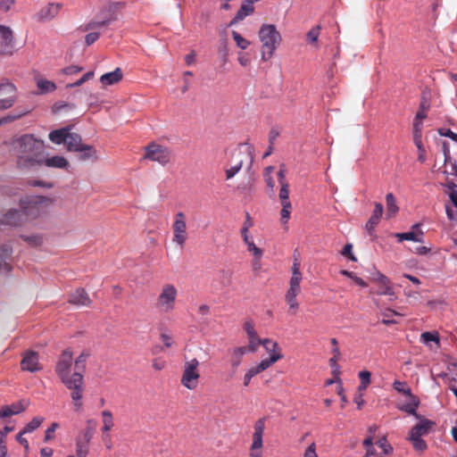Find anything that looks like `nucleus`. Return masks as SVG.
I'll use <instances>...</instances> for the list:
<instances>
[{
    "instance_id": "1",
    "label": "nucleus",
    "mask_w": 457,
    "mask_h": 457,
    "mask_svg": "<svg viewBox=\"0 0 457 457\" xmlns=\"http://www.w3.org/2000/svg\"><path fill=\"white\" fill-rule=\"evenodd\" d=\"M12 151L21 170H34L43 165L45 142L32 134H24L13 140Z\"/></svg>"
},
{
    "instance_id": "2",
    "label": "nucleus",
    "mask_w": 457,
    "mask_h": 457,
    "mask_svg": "<svg viewBox=\"0 0 457 457\" xmlns=\"http://www.w3.org/2000/svg\"><path fill=\"white\" fill-rule=\"evenodd\" d=\"M258 36L262 45V58L264 61L269 60L281 42L280 33L275 25L262 24Z\"/></svg>"
},
{
    "instance_id": "3",
    "label": "nucleus",
    "mask_w": 457,
    "mask_h": 457,
    "mask_svg": "<svg viewBox=\"0 0 457 457\" xmlns=\"http://www.w3.org/2000/svg\"><path fill=\"white\" fill-rule=\"evenodd\" d=\"M178 290L172 284H164L156 300L157 309L164 313L171 312L175 309Z\"/></svg>"
},
{
    "instance_id": "4",
    "label": "nucleus",
    "mask_w": 457,
    "mask_h": 457,
    "mask_svg": "<svg viewBox=\"0 0 457 457\" xmlns=\"http://www.w3.org/2000/svg\"><path fill=\"white\" fill-rule=\"evenodd\" d=\"M22 212L15 209L10 210L3 218L0 219V225L17 226L21 221L22 214L28 217L36 218L38 215V209L37 204L30 203L27 206L23 205L21 202Z\"/></svg>"
},
{
    "instance_id": "5",
    "label": "nucleus",
    "mask_w": 457,
    "mask_h": 457,
    "mask_svg": "<svg viewBox=\"0 0 457 457\" xmlns=\"http://www.w3.org/2000/svg\"><path fill=\"white\" fill-rule=\"evenodd\" d=\"M198 367L199 361L195 358L186 361L184 363L180 383L189 390H195L198 386L200 378Z\"/></svg>"
},
{
    "instance_id": "6",
    "label": "nucleus",
    "mask_w": 457,
    "mask_h": 457,
    "mask_svg": "<svg viewBox=\"0 0 457 457\" xmlns=\"http://www.w3.org/2000/svg\"><path fill=\"white\" fill-rule=\"evenodd\" d=\"M63 385L71 391V397L74 411H80L84 393V376L79 373H73V378L70 381H65Z\"/></svg>"
},
{
    "instance_id": "7",
    "label": "nucleus",
    "mask_w": 457,
    "mask_h": 457,
    "mask_svg": "<svg viewBox=\"0 0 457 457\" xmlns=\"http://www.w3.org/2000/svg\"><path fill=\"white\" fill-rule=\"evenodd\" d=\"M72 361L73 355L71 350L70 348L63 350L55 365V372L62 384L73 378V374L71 375Z\"/></svg>"
},
{
    "instance_id": "8",
    "label": "nucleus",
    "mask_w": 457,
    "mask_h": 457,
    "mask_svg": "<svg viewBox=\"0 0 457 457\" xmlns=\"http://www.w3.org/2000/svg\"><path fill=\"white\" fill-rule=\"evenodd\" d=\"M17 99L16 87L4 79L0 83V110L11 108Z\"/></svg>"
},
{
    "instance_id": "9",
    "label": "nucleus",
    "mask_w": 457,
    "mask_h": 457,
    "mask_svg": "<svg viewBox=\"0 0 457 457\" xmlns=\"http://www.w3.org/2000/svg\"><path fill=\"white\" fill-rule=\"evenodd\" d=\"M173 237L172 241L182 248L187 240V219L183 212H178L175 215V220L172 225Z\"/></svg>"
},
{
    "instance_id": "10",
    "label": "nucleus",
    "mask_w": 457,
    "mask_h": 457,
    "mask_svg": "<svg viewBox=\"0 0 457 457\" xmlns=\"http://www.w3.org/2000/svg\"><path fill=\"white\" fill-rule=\"evenodd\" d=\"M145 158L165 165L170 162V152L167 147L152 143L145 147Z\"/></svg>"
},
{
    "instance_id": "11",
    "label": "nucleus",
    "mask_w": 457,
    "mask_h": 457,
    "mask_svg": "<svg viewBox=\"0 0 457 457\" xmlns=\"http://www.w3.org/2000/svg\"><path fill=\"white\" fill-rule=\"evenodd\" d=\"M303 278H291L289 280V287L286 293L285 300L289 306V311L295 314L299 308L297 295L301 293V281Z\"/></svg>"
},
{
    "instance_id": "12",
    "label": "nucleus",
    "mask_w": 457,
    "mask_h": 457,
    "mask_svg": "<svg viewBox=\"0 0 457 457\" xmlns=\"http://www.w3.org/2000/svg\"><path fill=\"white\" fill-rule=\"evenodd\" d=\"M21 369L24 371L31 373L40 371L43 369L39 362V354L32 350H27L22 353L21 361Z\"/></svg>"
},
{
    "instance_id": "13",
    "label": "nucleus",
    "mask_w": 457,
    "mask_h": 457,
    "mask_svg": "<svg viewBox=\"0 0 457 457\" xmlns=\"http://www.w3.org/2000/svg\"><path fill=\"white\" fill-rule=\"evenodd\" d=\"M253 429V442L249 452L262 453L265 419L262 418L257 420L254 423Z\"/></svg>"
},
{
    "instance_id": "14",
    "label": "nucleus",
    "mask_w": 457,
    "mask_h": 457,
    "mask_svg": "<svg viewBox=\"0 0 457 457\" xmlns=\"http://www.w3.org/2000/svg\"><path fill=\"white\" fill-rule=\"evenodd\" d=\"M12 31L9 27L0 25V54L11 55L14 51Z\"/></svg>"
},
{
    "instance_id": "15",
    "label": "nucleus",
    "mask_w": 457,
    "mask_h": 457,
    "mask_svg": "<svg viewBox=\"0 0 457 457\" xmlns=\"http://www.w3.org/2000/svg\"><path fill=\"white\" fill-rule=\"evenodd\" d=\"M62 4L59 3H49L46 6L42 7L35 15V19L38 22H47L54 20L61 9Z\"/></svg>"
},
{
    "instance_id": "16",
    "label": "nucleus",
    "mask_w": 457,
    "mask_h": 457,
    "mask_svg": "<svg viewBox=\"0 0 457 457\" xmlns=\"http://www.w3.org/2000/svg\"><path fill=\"white\" fill-rule=\"evenodd\" d=\"M259 1L260 0H244L235 17L230 21L229 26H233L253 14L254 12L253 4Z\"/></svg>"
},
{
    "instance_id": "17",
    "label": "nucleus",
    "mask_w": 457,
    "mask_h": 457,
    "mask_svg": "<svg viewBox=\"0 0 457 457\" xmlns=\"http://www.w3.org/2000/svg\"><path fill=\"white\" fill-rule=\"evenodd\" d=\"M376 281L379 284V288L377 294L379 295H388L390 300L396 298L394 289L390 285L389 278L385 275L378 272Z\"/></svg>"
},
{
    "instance_id": "18",
    "label": "nucleus",
    "mask_w": 457,
    "mask_h": 457,
    "mask_svg": "<svg viewBox=\"0 0 457 457\" xmlns=\"http://www.w3.org/2000/svg\"><path fill=\"white\" fill-rule=\"evenodd\" d=\"M12 253L10 245L4 244L0 247V273L7 274L11 271L12 266L7 262Z\"/></svg>"
},
{
    "instance_id": "19",
    "label": "nucleus",
    "mask_w": 457,
    "mask_h": 457,
    "mask_svg": "<svg viewBox=\"0 0 457 457\" xmlns=\"http://www.w3.org/2000/svg\"><path fill=\"white\" fill-rule=\"evenodd\" d=\"M383 211V205L380 203H375V209L373 213L365 225V228L370 236H373L374 228L378 224L382 217Z\"/></svg>"
},
{
    "instance_id": "20",
    "label": "nucleus",
    "mask_w": 457,
    "mask_h": 457,
    "mask_svg": "<svg viewBox=\"0 0 457 457\" xmlns=\"http://www.w3.org/2000/svg\"><path fill=\"white\" fill-rule=\"evenodd\" d=\"M434 425V422L428 420L422 419L420 422L415 425L410 431L408 437H420L428 434L430 428Z\"/></svg>"
},
{
    "instance_id": "21",
    "label": "nucleus",
    "mask_w": 457,
    "mask_h": 457,
    "mask_svg": "<svg viewBox=\"0 0 457 457\" xmlns=\"http://www.w3.org/2000/svg\"><path fill=\"white\" fill-rule=\"evenodd\" d=\"M69 302L72 304L88 306L91 303V300L87 293L83 288H78L70 295Z\"/></svg>"
},
{
    "instance_id": "22",
    "label": "nucleus",
    "mask_w": 457,
    "mask_h": 457,
    "mask_svg": "<svg viewBox=\"0 0 457 457\" xmlns=\"http://www.w3.org/2000/svg\"><path fill=\"white\" fill-rule=\"evenodd\" d=\"M330 343L333 346V356L329 359V365L332 369V374L337 376L340 374V367L338 366L337 361L340 360L341 353L339 347L337 346L338 342L336 338H331Z\"/></svg>"
},
{
    "instance_id": "23",
    "label": "nucleus",
    "mask_w": 457,
    "mask_h": 457,
    "mask_svg": "<svg viewBox=\"0 0 457 457\" xmlns=\"http://www.w3.org/2000/svg\"><path fill=\"white\" fill-rule=\"evenodd\" d=\"M122 71L120 68H116L113 71L103 74L100 77V82L103 87L112 86L117 84L122 79Z\"/></svg>"
},
{
    "instance_id": "24",
    "label": "nucleus",
    "mask_w": 457,
    "mask_h": 457,
    "mask_svg": "<svg viewBox=\"0 0 457 457\" xmlns=\"http://www.w3.org/2000/svg\"><path fill=\"white\" fill-rule=\"evenodd\" d=\"M64 144L70 152H77L84 145L81 137L77 133H71L70 130L67 133Z\"/></svg>"
},
{
    "instance_id": "25",
    "label": "nucleus",
    "mask_w": 457,
    "mask_h": 457,
    "mask_svg": "<svg viewBox=\"0 0 457 457\" xmlns=\"http://www.w3.org/2000/svg\"><path fill=\"white\" fill-rule=\"evenodd\" d=\"M408 401L405 403H403L399 405V409L401 411H403L407 412L408 414L415 416L417 419H420L419 414L417 413L416 410L420 404V400L417 396L414 395L411 396L407 397Z\"/></svg>"
},
{
    "instance_id": "26",
    "label": "nucleus",
    "mask_w": 457,
    "mask_h": 457,
    "mask_svg": "<svg viewBox=\"0 0 457 457\" xmlns=\"http://www.w3.org/2000/svg\"><path fill=\"white\" fill-rule=\"evenodd\" d=\"M43 165L52 168L66 169L69 166V162L64 157L59 155L48 158L45 153Z\"/></svg>"
},
{
    "instance_id": "27",
    "label": "nucleus",
    "mask_w": 457,
    "mask_h": 457,
    "mask_svg": "<svg viewBox=\"0 0 457 457\" xmlns=\"http://www.w3.org/2000/svg\"><path fill=\"white\" fill-rule=\"evenodd\" d=\"M395 237L397 238L398 242H403V240L413 241L417 243L424 242V232L422 230H419L417 232L409 231L404 233H396Z\"/></svg>"
},
{
    "instance_id": "28",
    "label": "nucleus",
    "mask_w": 457,
    "mask_h": 457,
    "mask_svg": "<svg viewBox=\"0 0 457 457\" xmlns=\"http://www.w3.org/2000/svg\"><path fill=\"white\" fill-rule=\"evenodd\" d=\"M102 416V433H110L111 430L114 428V418L111 411L109 410H104L101 412Z\"/></svg>"
},
{
    "instance_id": "29",
    "label": "nucleus",
    "mask_w": 457,
    "mask_h": 457,
    "mask_svg": "<svg viewBox=\"0 0 457 457\" xmlns=\"http://www.w3.org/2000/svg\"><path fill=\"white\" fill-rule=\"evenodd\" d=\"M70 130L69 127H64L59 129L52 130L49 133V139L56 145H60L62 143H65L66 136L68 131Z\"/></svg>"
},
{
    "instance_id": "30",
    "label": "nucleus",
    "mask_w": 457,
    "mask_h": 457,
    "mask_svg": "<svg viewBox=\"0 0 457 457\" xmlns=\"http://www.w3.org/2000/svg\"><path fill=\"white\" fill-rule=\"evenodd\" d=\"M245 154H243L242 153H239L237 154V160L235 161L234 164L231 165L230 168L227 169L225 170V173H226V179H231L232 178H234L237 173L238 171L242 169V166H243V163H244V156Z\"/></svg>"
},
{
    "instance_id": "31",
    "label": "nucleus",
    "mask_w": 457,
    "mask_h": 457,
    "mask_svg": "<svg viewBox=\"0 0 457 457\" xmlns=\"http://www.w3.org/2000/svg\"><path fill=\"white\" fill-rule=\"evenodd\" d=\"M282 357L283 355L281 353H272L270 354V358L262 360L260 363L254 367V369L258 373H261L262 371L270 367L273 363L282 359Z\"/></svg>"
},
{
    "instance_id": "32",
    "label": "nucleus",
    "mask_w": 457,
    "mask_h": 457,
    "mask_svg": "<svg viewBox=\"0 0 457 457\" xmlns=\"http://www.w3.org/2000/svg\"><path fill=\"white\" fill-rule=\"evenodd\" d=\"M90 451V444L75 439V454L74 457H87Z\"/></svg>"
},
{
    "instance_id": "33",
    "label": "nucleus",
    "mask_w": 457,
    "mask_h": 457,
    "mask_svg": "<svg viewBox=\"0 0 457 457\" xmlns=\"http://www.w3.org/2000/svg\"><path fill=\"white\" fill-rule=\"evenodd\" d=\"M247 353L245 346L236 347L232 350L231 353V365L234 368H237L242 361V357Z\"/></svg>"
},
{
    "instance_id": "34",
    "label": "nucleus",
    "mask_w": 457,
    "mask_h": 457,
    "mask_svg": "<svg viewBox=\"0 0 457 457\" xmlns=\"http://www.w3.org/2000/svg\"><path fill=\"white\" fill-rule=\"evenodd\" d=\"M123 5L124 4L120 2L110 3L106 5V7L104 10L101 11L100 16L103 18H107L113 14L117 18V11L121 9Z\"/></svg>"
},
{
    "instance_id": "35",
    "label": "nucleus",
    "mask_w": 457,
    "mask_h": 457,
    "mask_svg": "<svg viewBox=\"0 0 457 457\" xmlns=\"http://www.w3.org/2000/svg\"><path fill=\"white\" fill-rule=\"evenodd\" d=\"M386 216L388 218L394 216L398 212L399 208L396 204L395 198L392 193H388L386 195Z\"/></svg>"
},
{
    "instance_id": "36",
    "label": "nucleus",
    "mask_w": 457,
    "mask_h": 457,
    "mask_svg": "<svg viewBox=\"0 0 457 457\" xmlns=\"http://www.w3.org/2000/svg\"><path fill=\"white\" fill-rule=\"evenodd\" d=\"M89 356V353L87 352L81 353L74 361L75 364V371L74 373H79L80 375H83L85 369H86V361Z\"/></svg>"
},
{
    "instance_id": "37",
    "label": "nucleus",
    "mask_w": 457,
    "mask_h": 457,
    "mask_svg": "<svg viewBox=\"0 0 457 457\" xmlns=\"http://www.w3.org/2000/svg\"><path fill=\"white\" fill-rule=\"evenodd\" d=\"M78 152L81 153L80 159L83 161L97 159L96 150L92 145L84 144Z\"/></svg>"
},
{
    "instance_id": "38",
    "label": "nucleus",
    "mask_w": 457,
    "mask_h": 457,
    "mask_svg": "<svg viewBox=\"0 0 457 457\" xmlns=\"http://www.w3.org/2000/svg\"><path fill=\"white\" fill-rule=\"evenodd\" d=\"M2 408L4 412L5 413V418L10 417L12 415L19 414L25 410V407L22 405L21 402L14 403L11 405H4Z\"/></svg>"
},
{
    "instance_id": "39",
    "label": "nucleus",
    "mask_w": 457,
    "mask_h": 457,
    "mask_svg": "<svg viewBox=\"0 0 457 457\" xmlns=\"http://www.w3.org/2000/svg\"><path fill=\"white\" fill-rule=\"evenodd\" d=\"M281 203V211H280V222L282 225L287 224L290 214L292 211V204L290 201L280 202Z\"/></svg>"
},
{
    "instance_id": "40",
    "label": "nucleus",
    "mask_w": 457,
    "mask_h": 457,
    "mask_svg": "<svg viewBox=\"0 0 457 457\" xmlns=\"http://www.w3.org/2000/svg\"><path fill=\"white\" fill-rule=\"evenodd\" d=\"M281 203V211H280V222L282 225L287 224L290 214L292 211V204L290 201L280 202Z\"/></svg>"
},
{
    "instance_id": "41",
    "label": "nucleus",
    "mask_w": 457,
    "mask_h": 457,
    "mask_svg": "<svg viewBox=\"0 0 457 457\" xmlns=\"http://www.w3.org/2000/svg\"><path fill=\"white\" fill-rule=\"evenodd\" d=\"M29 112H30L29 109H23L21 111H16L13 113L8 114L0 119V126L3 124H5V123L12 122V121L25 116Z\"/></svg>"
},
{
    "instance_id": "42",
    "label": "nucleus",
    "mask_w": 457,
    "mask_h": 457,
    "mask_svg": "<svg viewBox=\"0 0 457 457\" xmlns=\"http://www.w3.org/2000/svg\"><path fill=\"white\" fill-rule=\"evenodd\" d=\"M113 21H116V17L113 14H112L110 17H107V18L102 17L98 21H93L87 23L85 27V30H89V29H93L97 27L108 25Z\"/></svg>"
},
{
    "instance_id": "43",
    "label": "nucleus",
    "mask_w": 457,
    "mask_h": 457,
    "mask_svg": "<svg viewBox=\"0 0 457 457\" xmlns=\"http://www.w3.org/2000/svg\"><path fill=\"white\" fill-rule=\"evenodd\" d=\"M96 430L93 428V426H90L89 428H85L82 429L79 435L76 436L77 439L81 440L83 442H87L88 444H91V441L95 436Z\"/></svg>"
},
{
    "instance_id": "44",
    "label": "nucleus",
    "mask_w": 457,
    "mask_h": 457,
    "mask_svg": "<svg viewBox=\"0 0 457 457\" xmlns=\"http://www.w3.org/2000/svg\"><path fill=\"white\" fill-rule=\"evenodd\" d=\"M37 85L42 94L53 92L56 88V86L53 81L43 79H37Z\"/></svg>"
},
{
    "instance_id": "45",
    "label": "nucleus",
    "mask_w": 457,
    "mask_h": 457,
    "mask_svg": "<svg viewBox=\"0 0 457 457\" xmlns=\"http://www.w3.org/2000/svg\"><path fill=\"white\" fill-rule=\"evenodd\" d=\"M393 387L395 391H397L400 394H403L406 397L413 395L411 388L408 386L407 383L404 381L395 380L393 383Z\"/></svg>"
},
{
    "instance_id": "46",
    "label": "nucleus",
    "mask_w": 457,
    "mask_h": 457,
    "mask_svg": "<svg viewBox=\"0 0 457 457\" xmlns=\"http://www.w3.org/2000/svg\"><path fill=\"white\" fill-rule=\"evenodd\" d=\"M44 421L43 417H35L33 418L22 429V433H32L37 428L40 427L42 422Z\"/></svg>"
},
{
    "instance_id": "47",
    "label": "nucleus",
    "mask_w": 457,
    "mask_h": 457,
    "mask_svg": "<svg viewBox=\"0 0 457 457\" xmlns=\"http://www.w3.org/2000/svg\"><path fill=\"white\" fill-rule=\"evenodd\" d=\"M439 337L437 332H423L420 335V342L428 345L430 342H434L436 345H439Z\"/></svg>"
},
{
    "instance_id": "48",
    "label": "nucleus",
    "mask_w": 457,
    "mask_h": 457,
    "mask_svg": "<svg viewBox=\"0 0 457 457\" xmlns=\"http://www.w3.org/2000/svg\"><path fill=\"white\" fill-rule=\"evenodd\" d=\"M232 37L235 40L237 46L242 49L245 50L250 46V41L243 37L238 32L233 30L232 31Z\"/></svg>"
},
{
    "instance_id": "49",
    "label": "nucleus",
    "mask_w": 457,
    "mask_h": 457,
    "mask_svg": "<svg viewBox=\"0 0 457 457\" xmlns=\"http://www.w3.org/2000/svg\"><path fill=\"white\" fill-rule=\"evenodd\" d=\"M21 238L29 245L33 246H38L43 244V237L40 235L33 234L29 236H21Z\"/></svg>"
},
{
    "instance_id": "50",
    "label": "nucleus",
    "mask_w": 457,
    "mask_h": 457,
    "mask_svg": "<svg viewBox=\"0 0 457 457\" xmlns=\"http://www.w3.org/2000/svg\"><path fill=\"white\" fill-rule=\"evenodd\" d=\"M413 142L422 141V122L414 120L412 128Z\"/></svg>"
},
{
    "instance_id": "51",
    "label": "nucleus",
    "mask_w": 457,
    "mask_h": 457,
    "mask_svg": "<svg viewBox=\"0 0 457 457\" xmlns=\"http://www.w3.org/2000/svg\"><path fill=\"white\" fill-rule=\"evenodd\" d=\"M416 451L423 452L427 449V443L420 437H408Z\"/></svg>"
},
{
    "instance_id": "52",
    "label": "nucleus",
    "mask_w": 457,
    "mask_h": 457,
    "mask_svg": "<svg viewBox=\"0 0 457 457\" xmlns=\"http://www.w3.org/2000/svg\"><path fill=\"white\" fill-rule=\"evenodd\" d=\"M262 345H263L265 350L270 353V355L272 353H278L276 350L278 348V345L276 342L270 339H263L262 341Z\"/></svg>"
},
{
    "instance_id": "53",
    "label": "nucleus",
    "mask_w": 457,
    "mask_h": 457,
    "mask_svg": "<svg viewBox=\"0 0 457 457\" xmlns=\"http://www.w3.org/2000/svg\"><path fill=\"white\" fill-rule=\"evenodd\" d=\"M244 329L248 337V338L257 337V333L254 328V323L253 320H246L244 324Z\"/></svg>"
},
{
    "instance_id": "54",
    "label": "nucleus",
    "mask_w": 457,
    "mask_h": 457,
    "mask_svg": "<svg viewBox=\"0 0 457 457\" xmlns=\"http://www.w3.org/2000/svg\"><path fill=\"white\" fill-rule=\"evenodd\" d=\"M247 250L249 253L253 254V258L255 259V263L257 262V261H260L262 259L263 252L262 249L257 247L253 242L252 244H249V245L247 246Z\"/></svg>"
},
{
    "instance_id": "55",
    "label": "nucleus",
    "mask_w": 457,
    "mask_h": 457,
    "mask_svg": "<svg viewBox=\"0 0 457 457\" xmlns=\"http://www.w3.org/2000/svg\"><path fill=\"white\" fill-rule=\"evenodd\" d=\"M280 202L289 201V184H280V190L278 194Z\"/></svg>"
},
{
    "instance_id": "56",
    "label": "nucleus",
    "mask_w": 457,
    "mask_h": 457,
    "mask_svg": "<svg viewBox=\"0 0 457 457\" xmlns=\"http://www.w3.org/2000/svg\"><path fill=\"white\" fill-rule=\"evenodd\" d=\"M93 77H94V72L93 71H88V72L85 73L79 79H78L74 83H71V84L68 85V87H79L82 84H84L86 81H87L90 79H92Z\"/></svg>"
},
{
    "instance_id": "57",
    "label": "nucleus",
    "mask_w": 457,
    "mask_h": 457,
    "mask_svg": "<svg viewBox=\"0 0 457 457\" xmlns=\"http://www.w3.org/2000/svg\"><path fill=\"white\" fill-rule=\"evenodd\" d=\"M320 25L313 27L312 29H310L309 32L307 33L308 41L311 43H316L320 35Z\"/></svg>"
},
{
    "instance_id": "58",
    "label": "nucleus",
    "mask_w": 457,
    "mask_h": 457,
    "mask_svg": "<svg viewBox=\"0 0 457 457\" xmlns=\"http://www.w3.org/2000/svg\"><path fill=\"white\" fill-rule=\"evenodd\" d=\"M249 339V345L246 346L247 352L253 353L257 350L258 346L262 345V339L257 337L253 338H248Z\"/></svg>"
},
{
    "instance_id": "59",
    "label": "nucleus",
    "mask_w": 457,
    "mask_h": 457,
    "mask_svg": "<svg viewBox=\"0 0 457 457\" xmlns=\"http://www.w3.org/2000/svg\"><path fill=\"white\" fill-rule=\"evenodd\" d=\"M59 428V424L57 422H53L51 426L46 430L45 433V441L47 442L54 438V431Z\"/></svg>"
},
{
    "instance_id": "60",
    "label": "nucleus",
    "mask_w": 457,
    "mask_h": 457,
    "mask_svg": "<svg viewBox=\"0 0 457 457\" xmlns=\"http://www.w3.org/2000/svg\"><path fill=\"white\" fill-rule=\"evenodd\" d=\"M291 278H303V275L300 271V262L297 259L294 260Z\"/></svg>"
},
{
    "instance_id": "61",
    "label": "nucleus",
    "mask_w": 457,
    "mask_h": 457,
    "mask_svg": "<svg viewBox=\"0 0 457 457\" xmlns=\"http://www.w3.org/2000/svg\"><path fill=\"white\" fill-rule=\"evenodd\" d=\"M414 144L419 151L418 161L424 162L426 161V151L422 141L414 142Z\"/></svg>"
},
{
    "instance_id": "62",
    "label": "nucleus",
    "mask_w": 457,
    "mask_h": 457,
    "mask_svg": "<svg viewBox=\"0 0 457 457\" xmlns=\"http://www.w3.org/2000/svg\"><path fill=\"white\" fill-rule=\"evenodd\" d=\"M439 135L451 138L453 141L457 143V134L452 131L450 129H439Z\"/></svg>"
},
{
    "instance_id": "63",
    "label": "nucleus",
    "mask_w": 457,
    "mask_h": 457,
    "mask_svg": "<svg viewBox=\"0 0 457 457\" xmlns=\"http://www.w3.org/2000/svg\"><path fill=\"white\" fill-rule=\"evenodd\" d=\"M257 374L259 373L256 371L254 367L249 369L244 376V386H247L250 384L251 379Z\"/></svg>"
},
{
    "instance_id": "64",
    "label": "nucleus",
    "mask_w": 457,
    "mask_h": 457,
    "mask_svg": "<svg viewBox=\"0 0 457 457\" xmlns=\"http://www.w3.org/2000/svg\"><path fill=\"white\" fill-rule=\"evenodd\" d=\"M303 457H319L316 453V445L312 443L304 451Z\"/></svg>"
}]
</instances>
